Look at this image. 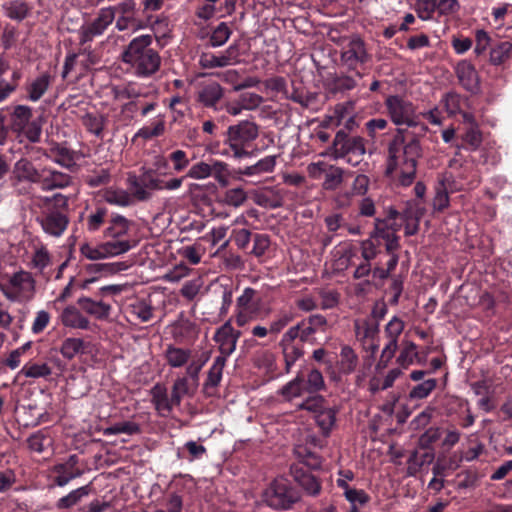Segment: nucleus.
I'll return each mask as SVG.
<instances>
[{"instance_id": "nucleus-1", "label": "nucleus", "mask_w": 512, "mask_h": 512, "mask_svg": "<svg viewBox=\"0 0 512 512\" xmlns=\"http://www.w3.org/2000/svg\"><path fill=\"white\" fill-rule=\"evenodd\" d=\"M420 156L421 147L418 140L411 139L405 142L401 134L396 135L388 146L386 174L397 179L403 186L412 184Z\"/></svg>"}, {"instance_id": "nucleus-2", "label": "nucleus", "mask_w": 512, "mask_h": 512, "mask_svg": "<svg viewBox=\"0 0 512 512\" xmlns=\"http://www.w3.org/2000/svg\"><path fill=\"white\" fill-rule=\"evenodd\" d=\"M152 41L151 35L135 37L121 54L122 61L130 65L139 77H149L160 68L161 57L151 48Z\"/></svg>"}, {"instance_id": "nucleus-3", "label": "nucleus", "mask_w": 512, "mask_h": 512, "mask_svg": "<svg viewBox=\"0 0 512 512\" xmlns=\"http://www.w3.org/2000/svg\"><path fill=\"white\" fill-rule=\"evenodd\" d=\"M258 135L259 127L255 122L242 120L227 128L224 143L231 149L234 158L241 159L250 155L247 146L256 140Z\"/></svg>"}, {"instance_id": "nucleus-4", "label": "nucleus", "mask_w": 512, "mask_h": 512, "mask_svg": "<svg viewBox=\"0 0 512 512\" xmlns=\"http://www.w3.org/2000/svg\"><path fill=\"white\" fill-rule=\"evenodd\" d=\"M41 200L45 205L54 203V207L56 208L44 213L40 218H38V222L40 223L43 231L52 237L62 236L69 224V217L63 211V209L68 206V198L57 193L52 197H43Z\"/></svg>"}, {"instance_id": "nucleus-5", "label": "nucleus", "mask_w": 512, "mask_h": 512, "mask_svg": "<svg viewBox=\"0 0 512 512\" xmlns=\"http://www.w3.org/2000/svg\"><path fill=\"white\" fill-rule=\"evenodd\" d=\"M366 153L365 140L360 136H351L339 130L333 140L331 155L334 159H344L348 164L357 166Z\"/></svg>"}, {"instance_id": "nucleus-6", "label": "nucleus", "mask_w": 512, "mask_h": 512, "mask_svg": "<svg viewBox=\"0 0 512 512\" xmlns=\"http://www.w3.org/2000/svg\"><path fill=\"white\" fill-rule=\"evenodd\" d=\"M1 291L10 301L27 303L36 294V280L31 272L19 270L9 277L6 284L1 286Z\"/></svg>"}, {"instance_id": "nucleus-7", "label": "nucleus", "mask_w": 512, "mask_h": 512, "mask_svg": "<svg viewBox=\"0 0 512 512\" xmlns=\"http://www.w3.org/2000/svg\"><path fill=\"white\" fill-rule=\"evenodd\" d=\"M31 118L32 109L25 105L16 106L10 114L8 129L16 134L20 142L23 141V138L31 143H36L40 140L42 132L41 124L32 121Z\"/></svg>"}, {"instance_id": "nucleus-8", "label": "nucleus", "mask_w": 512, "mask_h": 512, "mask_svg": "<svg viewBox=\"0 0 512 512\" xmlns=\"http://www.w3.org/2000/svg\"><path fill=\"white\" fill-rule=\"evenodd\" d=\"M134 246L135 242L130 240H109L96 244L85 242L80 245L79 251L86 259L98 261L123 255Z\"/></svg>"}, {"instance_id": "nucleus-9", "label": "nucleus", "mask_w": 512, "mask_h": 512, "mask_svg": "<svg viewBox=\"0 0 512 512\" xmlns=\"http://www.w3.org/2000/svg\"><path fill=\"white\" fill-rule=\"evenodd\" d=\"M265 503L276 510H287L299 500V495L285 478H276L264 491Z\"/></svg>"}, {"instance_id": "nucleus-10", "label": "nucleus", "mask_w": 512, "mask_h": 512, "mask_svg": "<svg viewBox=\"0 0 512 512\" xmlns=\"http://www.w3.org/2000/svg\"><path fill=\"white\" fill-rule=\"evenodd\" d=\"M385 107L391 121L395 125H406L409 127L418 124V116L412 102L400 96H389L385 100Z\"/></svg>"}, {"instance_id": "nucleus-11", "label": "nucleus", "mask_w": 512, "mask_h": 512, "mask_svg": "<svg viewBox=\"0 0 512 512\" xmlns=\"http://www.w3.org/2000/svg\"><path fill=\"white\" fill-rule=\"evenodd\" d=\"M369 59L370 55L360 37L353 35L344 40L340 54L343 66L349 70H356L358 66L367 63Z\"/></svg>"}, {"instance_id": "nucleus-12", "label": "nucleus", "mask_w": 512, "mask_h": 512, "mask_svg": "<svg viewBox=\"0 0 512 512\" xmlns=\"http://www.w3.org/2000/svg\"><path fill=\"white\" fill-rule=\"evenodd\" d=\"M207 358L197 359L192 361L186 367L185 375L177 377L171 387L172 401L181 404L184 396L188 395L191 390V383L197 385L199 380V374L205 365Z\"/></svg>"}, {"instance_id": "nucleus-13", "label": "nucleus", "mask_w": 512, "mask_h": 512, "mask_svg": "<svg viewBox=\"0 0 512 512\" xmlns=\"http://www.w3.org/2000/svg\"><path fill=\"white\" fill-rule=\"evenodd\" d=\"M405 328V323L397 316H393L384 328L385 337L388 339L387 344L384 346L376 369L387 367L388 363L394 357L398 349V339Z\"/></svg>"}, {"instance_id": "nucleus-14", "label": "nucleus", "mask_w": 512, "mask_h": 512, "mask_svg": "<svg viewBox=\"0 0 512 512\" xmlns=\"http://www.w3.org/2000/svg\"><path fill=\"white\" fill-rule=\"evenodd\" d=\"M396 211H392L386 219H376L374 231L371 238H381L385 241L387 253H392L399 248V238L397 232L400 226L395 222Z\"/></svg>"}, {"instance_id": "nucleus-15", "label": "nucleus", "mask_w": 512, "mask_h": 512, "mask_svg": "<svg viewBox=\"0 0 512 512\" xmlns=\"http://www.w3.org/2000/svg\"><path fill=\"white\" fill-rule=\"evenodd\" d=\"M239 45L231 44L224 51L215 54L212 52H202L199 56V65L203 69L224 68L240 63Z\"/></svg>"}, {"instance_id": "nucleus-16", "label": "nucleus", "mask_w": 512, "mask_h": 512, "mask_svg": "<svg viewBox=\"0 0 512 512\" xmlns=\"http://www.w3.org/2000/svg\"><path fill=\"white\" fill-rule=\"evenodd\" d=\"M113 21V11L110 8H101L92 21L81 26L79 30L81 43L90 42L95 37L101 36Z\"/></svg>"}, {"instance_id": "nucleus-17", "label": "nucleus", "mask_w": 512, "mask_h": 512, "mask_svg": "<svg viewBox=\"0 0 512 512\" xmlns=\"http://www.w3.org/2000/svg\"><path fill=\"white\" fill-rule=\"evenodd\" d=\"M257 292L251 287H246L242 294L236 299L235 307V322L239 327H243L251 322L256 314V306L259 304L256 301Z\"/></svg>"}, {"instance_id": "nucleus-18", "label": "nucleus", "mask_w": 512, "mask_h": 512, "mask_svg": "<svg viewBox=\"0 0 512 512\" xmlns=\"http://www.w3.org/2000/svg\"><path fill=\"white\" fill-rule=\"evenodd\" d=\"M241 336V331L232 326L231 319L220 326L215 334L214 341L219 345L220 354L218 357L228 358L235 350L237 342Z\"/></svg>"}, {"instance_id": "nucleus-19", "label": "nucleus", "mask_w": 512, "mask_h": 512, "mask_svg": "<svg viewBox=\"0 0 512 512\" xmlns=\"http://www.w3.org/2000/svg\"><path fill=\"white\" fill-rule=\"evenodd\" d=\"M151 403L153 404L157 414L161 417L171 415L173 408L180 406L172 401V394L168 395V390L164 384L156 383L150 389Z\"/></svg>"}, {"instance_id": "nucleus-20", "label": "nucleus", "mask_w": 512, "mask_h": 512, "mask_svg": "<svg viewBox=\"0 0 512 512\" xmlns=\"http://www.w3.org/2000/svg\"><path fill=\"white\" fill-rule=\"evenodd\" d=\"M72 182L70 175L54 170L52 168H43L40 170L38 183L43 191H51L54 189H63L68 187Z\"/></svg>"}, {"instance_id": "nucleus-21", "label": "nucleus", "mask_w": 512, "mask_h": 512, "mask_svg": "<svg viewBox=\"0 0 512 512\" xmlns=\"http://www.w3.org/2000/svg\"><path fill=\"white\" fill-rule=\"evenodd\" d=\"M77 464V456L71 455L66 462L55 465L53 467V472L56 474L55 483L58 486L63 487L72 479L80 477L83 472L77 467Z\"/></svg>"}, {"instance_id": "nucleus-22", "label": "nucleus", "mask_w": 512, "mask_h": 512, "mask_svg": "<svg viewBox=\"0 0 512 512\" xmlns=\"http://www.w3.org/2000/svg\"><path fill=\"white\" fill-rule=\"evenodd\" d=\"M291 474L307 495L315 497L320 494L322 484L315 475L296 465L291 467Z\"/></svg>"}, {"instance_id": "nucleus-23", "label": "nucleus", "mask_w": 512, "mask_h": 512, "mask_svg": "<svg viewBox=\"0 0 512 512\" xmlns=\"http://www.w3.org/2000/svg\"><path fill=\"white\" fill-rule=\"evenodd\" d=\"M164 360L171 368H185L192 361V350L188 348L178 347L172 344L167 345L164 353Z\"/></svg>"}, {"instance_id": "nucleus-24", "label": "nucleus", "mask_w": 512, "mask_h": 512, "mask_svg": "<svg viewBox=\"0 0 512 512\" xmlns=\"http://www.w3.org/2000/svg\"><path fill=\"white\" fill-rule=\"evenodd\" d=\"M456 75L460 84L472 93L479 89V76L475 67L466 60L460 61L456 66Z\"/></svg>"}, {"instance_id": "nucleus-25", "label": "nucleus", "mask_w": 512, "mask_h": 512, "mask_svg": "<svg viewBox=\"0 0 512 512\" xmlns=\"http://www.w3.org/2000/svg\"><path fill=\"white\" fill-rule=\"evenodd\" d=\"M60 322L63 326L71 329L88 330L90 329V321L75 306L69 305L65 307L60 314Z\"/></svg>"}, {"instance_id": "nucleus-26", "label": "nucleus", "mask_w": 512, "mask_h": 512, "mask_svg": "<svg viewBox=\"0 0 512 512\" xmlns=\"http://www.w3.org/2000/svg\"><path fill=\"white\" fill-rule=\"evenodd\" d=\"M224 90L217 82L202 85L197 92V101L208 108H216V104L223 98Z\"/></svg>"}, {"instance_id": "nucleus-27", "label": "nucleus", "mask_w": 512, "mask_h": 512, "mask_svg": "<svg viewBox=\"0 0 512 512\" xmlns=\"http://www.w3.org/2000/svg\"><path fill=\"white\" fill-rule=\"evenodd\" d=\"M40 170L26 158L19 159L13 166L12 179L17 182L38 183Z\"/></svg>"}, {"instance_id": "nucleus-28", "label": "nucleus", "mask_w": 512, "mask_h": 512, "mask_svg": "<svg viewBox=\"0 0 512 512\" xmlns=\"http://www.w3.org/2000/svg\"><path fill=\"white\" fill-rule=\"evenodd\" d=\"M77 304L87 314L98 320L108 319L111 312V305L103 301H95L89 297H81L77 300Z\"/></svg>"}, {"instance_id": "nucleus-29", "label": "nucleus", "mask_w": 512, "mask_h": 512, "mask_svg": "<svg viewBox=\"0 0 512 512\" xmlns=\"http://www.w3.org/2000/svg\"><path fill=\"white\" fill-rule=\"evenodd\" d=\"M131 222L122 215H113L109 221L104 235L111 240H122L121 238L128 234Z\"/></svg>"}, {"instance_id": "nucleus-30", "label": "nucleus", "mask_w": 512, "mask_h": 512, "mask_svg": "<svg viewBox=\"0 0 512 512\" xmlns=\"http://www.w3.org/2000/svg\"><path fill=\"white\" fill-rule=\"evenodd\" d=\"M277 163L276 155H268L261 158L255 164L246 166L239 170V174L244 176H260L265 173H271L274 171Z\"/></svg>"}, {"instance_id": "nucleus-31", "label": "nucleus", "mask_w": 512, "mask_h": 512, "mask_svg": "<svg viewBox=\"0 0 512 512\" xmlns=\"http://www.w3.org/2000/svg\"><path fill=\"white\" fill-rule=\"evenodd\" d=\"M354 330L357 339L365 342L377 336L379 333V323L372 318L356 319L354 321Z\"/></svg>"}, {"instance_id": "nucleus-32", "label": "nucleus", "mask_w": 512, "mask_h": 512, "mask_svg": "<svg viewBox=\"0 0 512 512\" xmlns=\"http://www.w3.org/2000/svg\"><path fill=\"white\" fill-rule=\"evenodd\" d=\"M51 84V76L43 73L33 79L26 88L27 97L32 102H37L47 92Z\"/></svg>"}, {"instance_id": "nucleus-33", "label": "nucleus", "mask_w": 512, "mask_h": 512, "mask_svg": "<svg viewBox=\"0 0 512 512\" xmlns=\"http://www.w3.org/2000/svg\"><path fill=\"white\" fill-rule=\"evenodd\" d=\"M48 157L65 168L74 166L76 161L75 152L60 144H56L49 149Z\"/></svg>"}, {"instance_id": "nucleus-34", "label": "nucleus", "mask_w": 512, "mask_h": 512, "mask_svg": "<svg viewBox=\"0 0 512 512\" xmlns=\"http://www.w3.org/2000/svg\"><path fill=\"white\" fill-rule=\"evenodd\" d=\"M226 361L227 359L224 357L217 356L214 359V362L208 371L207 379L204 384V389L207 394L211 395L212 392H210V390L216 388L220 384L223 369L226 365Z\"/></svg>"}, {"instance_id": "nucleus-35", "label": "nucleus", "mask_w": 512, "mask_h": 512, "mask_svg": "<svg viewBox=\"0 0 512 512\" xmlns=\"http://www.w3.org/2000/svg\"><path fill=\"white\" fill-rule=\"evenodd\" d=\"M301 327V341H309L310 337L316 332L323 330L327 325L326 318L321 314H313L308 317L306 321L300 322Z\"/></svg>"}, {"instance_id": "nucleus-36", "label": "nucleus", "mask_w": 512, "mask_h": 512, "mask_svg": "<svg viewBox=\"0 0 512 512\" xmlns=\"http://www.w3.org/2000/svg\"><path fill=\"white\" fill-rule=\"evenodd\" d=\"M2 9L6 17L18 22L30 13V7L24 0H9L2 5Z\"/></svg>"}, {"instance_id": "nucleus-37", "label": "nucleus", "mask_w": 512, "mask_h": 512, "mask_svg": "<svg viewBox=\"0 0 512 512\" xmlns=\"http://www.w3.org/2000/svg\"><path fill=\"white\" fill-rule=\"evenodd\" d=\"M337 485L343 489L346 500L352 506L356 504L365 505L370 500L369 495L364 490L350 487L348 484H345L344 479H337Z\"/></svg>"}, {"instance_id": "nucleus-38", "label": "nucleus", "mask_w": 512, "mask_h": 512, "mask_svg": "<svg viewBox=\"0 0 512 512\" xmlns=\"http://www.w3.org/2000/svg\"><path fill=\"white\" fill-rule=\"evenodd\" d=\"M358 365V356L348 345H344L340 351L339 371L342 374H351Z\"/></svg>"}, {"instance_id": "nucleus-39", "label": "nucleus", "mask_w": 512, "mask_h": 512, "mask_svg": "<svg viewBox=\"0 0 512 512\" xmlns=\"http://www.w3.org/2000/svg\"><path fill=\"white\" fill-rule=\"evenodd\" d=\"M305 393L307 392L304 386V378L299 374L293 380L285 384L280 390V394L288 401H291L296 397L303 396Z\"/></svg>"}, {"instance_id": "nucleus-40", "label": "nucleus", "mask_w": 512, "mask_h": 512, "mask_svg": "<svg viewBox=\"0 0 512 512\" xmlns=\"http://www.w3.org/2000/svg\"><path fill=\"white\" fill-rule=\"evenodd\" d=\"M248 200L247 192L241 187L227 189L221 198L224 205L239 208L243 206Z\"/></svg>"}, {"instance_id": "nucleus-41", "label": "nucleus", "mask_w": 512, "mask_h": 512, "mask_svg": "<svg viewBox=\"0 0 512 512\" xmlns=\"http://www.w3.org/2000/svg\"><path fill=\"white\" fill-rule=\"evenodd\" d=\"M85 344L81 338H66L61 346L60 353L61 355L67 359L72 360L76 355L84 353Z\"/></svg>"}, {"instance_id": "nucleus-42", "label": "nucleus", "mask_w": 512, "mask_h": 512, "mask_svg": "<svg viewBox=\"0 0 512 512\" xmlns=\"http://www.w3.org/2000/svg\"><path fill=\"white\" fill-rule=\"evenodd\" d=\"M102 197L107 203L121 207L132 203V196L123 189L108 188L104 190Z\"/></svg>"}, {"instance_id": "nucleus-43", "label": "nucleus", "mask_w": 512, "mask_h": 512, "mask_svg": "<svg viewBox=\"0 0 512 512\" xmlns=\"http://www.w3.org/2000/svg\"><path fill=\"white\" fill-rule=\"evenodd\" d=\"M51 264V256L48 249L44 245L35 246L31 256L30 266L42 273Z\"/></svg>"}, {"instance_id": "nucleus-44", "label": "nucleus", "mask_w": 512, "mask_h": 512, "mask_svg": "<svg viewBox=\"0 0 512 512\" xmlns=\"http://www.w3.org/2000/svg\"><path fill=\"white\" fill-rule=\"evenodd\" d=\"M322 187L324 190H336L344 180V170L341 167L330 165L327 167Z\"/></svg>"}, {"instance_id": "nucleus-45", "label": "nucleus", "mask_w": 512, "mask_h": 512, "mask_svg": "<svg viewBox=\"0 0 512 512\" xmlns=\"http://www.w3.org/2000/svg\"><path fill=\"white\" fill-rule=\"evenodd\" d=\"M418 359L417 346L412 341L403 342V347L396 359L397 364L402 368H408Z\"/></svg>"}, {"instance_id": "nucleus-46", "label": "nucleus", "mask_w": 512, "mask_h": 512, "mask_svg": "<svg viewBox=\"0 0 512 512\" xmlns=\"http://www.w3.org/2000/svg\"><path fill=\"white\" fill-rule=\"evenodd\" d=\"M296 457L308 468L319 469L322 465L321 458L303 445H297L294 449Z\"/></svg>"}, {"instance_id": "nucleus-47", "label": "nucleus", "mask_w": 512, "mask_h": 512, "mask_svg": "<svg viewBox=\"0 0 512 512\" xmlns=\"http://www.w3.org/2000/svg\"><path fill=\"white\" fill-rule=\"evenodd\" d=\"M83 125L86 129L94 134L96 137L101 138L106 124V118L100 114L87 113L82 118Z\"/></svg>"}, {"instance_id": "nucleus-48", "label": "nucleus", "mask_w": 512, "mask_h": 512, "mask_svg": "<svg viewBox=\"0 0 512 512\" xmlns=\"http://www.w3.org/2000/svg\"><path fill=\"white\" fill-rule=\"evenodd\" d=\"M353 112V104L351 102H344L335 105L327 120L331 125L339 126L345 119Z\"/></svg>"}, {"instance_id": "nucleus-49", "label": "nucleus", "mask_w": 512, "mask_h": 512, "mask_svg": "<svg viewBox=\"0 0 512 512\" xmlns=\"http://www.w3.org/2000/svg\"><path fill=\"white\" fill-rule=\"evenodd\" d=\"M90 492V486H82L71 491L66 496L60 498L57 502V507L59 509H68L74 505H76L83 497L87 496Z\"/></svg>"}, {"instance_id": "nucleus-50", "label": "nucleus", "mask_w": 512, "mask_h": 512, "mask_svg": "<svg viewBox=\"0 0 512 512\" xmlns=\"http://www.w3.org/2000/svg\"><path fill=\"white\" fill-rule=\"evenodd\" d=\"M140 432V426L133 421H124L115 423L114 425L107 427L104 429V435H117V434H127L133 435Z\"/></svg>"}, {"instance_id": "nucleus-51", "label": "nucleus", "mask_w": 512, "mask_h": 512, "mask_svg": "<svg viewBox=\"0 0 512 512\" xmlns=\"http://www.w3.org/2000/svg\"><path fill=\"white\" fill-rule=\"evenodd\" d=\"M304 386L306 392L315 394L325 388V382L322 373L317 369H312L307 374L306 380L304 379Z\"/></svg>"}, {"instance_id": "nucleus-52", "label": "nucleus", "mask_w": 512, "mask_h": 512, "mask_svg": "<svg viewBox=\"0 0 512 512\" xmlns=\"http://www.w3.org/2000/svg\"><path fill=\"white\" fill-rule=\"evenodd\" d=\"M231 33L232 31L227 23L221 22L212 31V34L209 38L210 46L216 48L224 45L230 38Z\"/></svg>"}, {"instance_id": "nucleus-53", "label": "nucleus", "mask_w": 512, "mask_h": 512, "mask_svg": "<svg viewBox=\"0 0 512 512\" xmlns=\"http://www.w3.org/2000/svg\"><path fill=\"white\" fill-rule=\"evenodd\" d=\"M437 387V380L429 378L415 385L409 392L410 399H424Z\"/></svg>"}, {"instance_id": "nucleus-54", "label": "nucleus", "mask_w": 512, "mask_h": 512, "mask_svg": "<svg viewBox=\"0 0 512 512\" xmlns=\"http://www.w3.org/2000/svg\"><path fill=\"white\" fill-rule=\"evenodd\" d=\"M316 422L325 433H328L336 422V410L323 407L316 414Z\"/></svg>"}, {"instance_id": "nucleus-55", "label": "nucleus", "mask_w": 512, "mask_h": 512, "mask_svg": "<svg viewBox=\"0 0 512 512\" xmlns=\"http://www.w3.org/2000/svg\"><path fill=\"white\" fill-rule=\"evenodd\" d=\"M51 368L46 364H25L20 373L28 378H42L51 374Z\"/></svg>"}, {"instance_id": "nucleus-56", "label": "nucleus", "mask_w": 512, "mask_h": 512, "mask_svg": "<svg viewBox=\"0 0 512 512\" xmlns=\"http://www.w3.org/2000/svg\"><path fill=\"white\" fill-rule=\"evenodd\" d=\"M211 167H212V175L211 176H213L214 179L221 186H223V187L227 186L229 183V176H230L228 164L223 161L214 160L211 163Z\"/></svg>"}, {"instance_id": "nucleus-57", "label": "nucleus", "mask_w": 512, "mask_h": 512, "mask_svg": "<svg viewBox=\"0 0 512 512\" xmlns=\"http://www.w3.org/2000/svg\"><path fill=\"white\" fill-rule=\"evenodd\" d=\"M512 51V43L509 41L501 42L491 50L490 60L493 64L499 65L509 58Z\"/></svg>"}, {"instance_id": "nucleus-58", "label": "nucleus", "mask_w": 512, "mask_h": 512, "mask_svg": "<svg viewBox=\"0 0 512 512\" xmlns=\"http://www.w3.org/2000/svg\"><path fill=\"white\" fill-rule=\"evenodd\" d=\"M214 292L221 299V306H220V309H219V315L220 316H225L228 313L229 308H230V306L232 304V299H233L232 289L228 285H220V286H218L214 290Z\"/></svg>"}, {"instance_id": "nucleus-59", "label": "nucleus", "mask_w": 512, "mask_h": 512, "mask_svg": "<svg viewBox=\"0 0 512 512\" xmlns=\"http://www.w3.org/2000/svg\"><path fill=\"white\" fill-rule=\"evenodd\" d=\"M168 160L172 163L173 170L176 173L184 171L190 164V159L188 158L187 153L181 149L172 151L168 155Z\"/></svg>"}, {"instance_id": "nucleus-60", "label": "nucleus", "mask_w": 512, "mask_h": 512, "mask_svg": "<svg viewBox=\"0 0 512 512\" xmlns=\"http://www.w3.org/2000/svg\"><path fill=\"white\" fill-rule=\"evenodd\" d=\"M435 11H437V0H417L416 13L421 20L432 19Z\"/></svg>"}, {"instance_id": "nucleus-61", "label": "nucleus", "mask_w": 512, "mask_h": 512, "mask_svg": "<svg viewBox=\"0 0 512 512\" xmlns=\"http://www.w3.org/2000/svg\"><path fill=\"white\" fill-rule=\"evenodd\" d=\"M212 175V167L211 164H208L206 162H197L194 165L190 167L185 177L195 179V180H202L210 177Z\"/></svg>"}, {"instance_id": "nucleus-62", "label": "nucleus", "mask_w": 512, "mask_h": 512, "mask_svg": "<svg viewBox=\"0 0 512 512\" xmlns=\"http://www.w3.org/2000/svg\"><path fill=\"white\" fill-rule=\"evenodd\" d=\"M203 286V280L198 277L189 281H186L181 290V295L187 299L188 301H192L199 294L201 288Z\"/></svg>"}, {"instance_id": "nucleus-63", "label": "nucleus", "mask_w": 512, "mask_h": 512, "mask_svg": "<svg viewBox=\"0 0 512 512\" xmlns=\"http://www.w3.org/2000/svg\"><path fill=\"white\" fill-rule=\"evenodd\" d=\"M286 365V371L289 372L294 363L303 355V351L296 345H281Z\"/></svg>"}, {"instance_id": "nucleus-64", "label": "nucleus", "mask_w": 512, "mask_h": 512, "mask_svg": "<svg viewBox=\"0 0 512 512\" xmlns=\"http://www.w3.org/2000/svg\"><path fill=\"white\" fill-rule=\"evenodd\" d=\"M132 314L135 315L140 321L147 322L153 317V308L150 304L139 301L131 306Z\"/></svg>"}]
</instances>
